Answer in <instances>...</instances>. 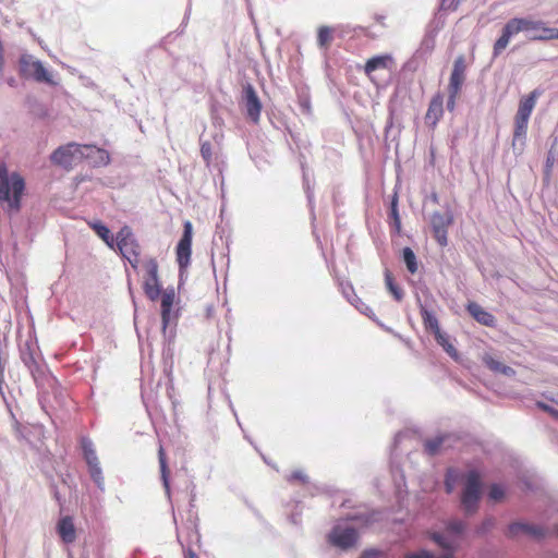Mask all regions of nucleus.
Wrapping results in <instances>:
<instances>
[{"mask_svg": "<svg viewBox=\"0 0 558 558\" xmlns=\"http://www.w3.org/2000/svg\"><path fill=\"white\" fill-rule=\"evenodd\" d=\"M458 483L462 484L459 494L460 508L466 517H472L478 512L484 496V474L476 466H468L464 471L448 466L444 475L445 493L451 495Z\"/></svg>", "mask_w": 558, "mask_h": 558, "instance_id": "1", "label": "nucleus"}, {"mask_svg": "<svg viewBox=\"0 0 558 558\" xmlns=\"http://www.w3.org/2000/svg\"><path fill=\"white\" fill-rule=\"evenodd\" d=\"M519 33H524L530 41L558 39V28L547 26L542 20L515 16L508 20L502 26L500 35L493 46L492 60L497 59L509 45L511 38Z\"/></svg>", "mask_w": 558, "mask_h": 558, "instance_id": "2", "label": "nucleus"}, {"mask_svg": "<svg viewBox=\"0 0 558 558\" xmlns=\"http://www.w3.org/2000/svg\"><path fill=\"white\" fill-rule=\"evenodd\" d=\"M25 180L16 171L9 172L4 162H0V203L9 214L17 213L22 207Z\"/></svg>", "mask_w": 558, "mask_h": 558, "instance_id": "3", "label": "nucleus"}, {"mask_svg": "<svg viewBox=\"0 0 558 558\" xmlns=\"http://www.w3.org/2000/svg\"><path fill=\"white\" fill-rule=\"evenodd\" d=\"M17 73L23 80H31L38 84L57 86L59 83L53 78L51 72L44 65V62L33 54L24 52L17 62Z\"/></svg>", "mask_w": 558, "mask_h": 558, "instance_id": "4", "label": "nucleus"}, {"mask_svg": "<svg viewBox=\"0 0 558 558\" xmlns=\"http://www.w3.org/2000/svg\"><path fill=\"white\" fill-rule=\"evenodd\" d=\"M549 534L550 530L545 525L522 519L509 522L504 530V535L509 541H517L521 535H525L541 543L549 537Z\"/></svg>", "mask_w": 558, "mask_h": 558, "instance_id": "5", "label": "nucleus"}, {"mask_svg": "<svg viewBox=\"0 0 558 558\" xmlns=\"http://www.w3.org/2000/svg\"><path fill=\"white\" fill-rule=\"evenodd\" d=\"M193 241V225L190 220L183 223V230L180 240L175 245V258L179 268V287L183 284L187 277V268L191 265Z\"/></svg>", "mask_w": 558, "mask_h": 558, "instance_id": "6", "label": "nucleus"}, {"mask_svg": "<svg viewBox=\"0 0 558 558\" xmlns=\"http://www.w3.org/2000/svg\"><path fill=\"white\" fill-rule=\"evenodd\" d=\"M402 93L407 94V89L401 86H397L389 98L387 106L388 117L384 130L386 140L391 136V141H396L400 136L402 126L401 122L398 120V116L401 111V106L399 105L398 99Z\"/></svg>", "mask_w": 558, "mask_h": 558, "instance_id": "7", "label": "nucleus"}, {"mask_svg": "<svg viewBox=\"0 0 558 558\" xmlns=\"http://www.w3.org/2000/svg\"><path fill=\"white\" fill-rule=\"evenodd\" d=\"M143 268L145 270L143 290L145 295L150 301H157L162 292V284L160 282L158 274V262L155 257L146 258L143 262Z\"/></svg>", "mask_w": 558, "mask_h": 558, "instance_id": "8", "label": "nucleus"}, {"mask_svg": "<svg viewBox=\"0 0 558 558\" xmlns=\"http://www.w3.org/2000/svg\"><path fill=\"white\" fill-rule=\"evenodd\" d=\"M340 290L342 295L345 298V300L353 305L361 314L367 316L373 322H375L380 328L384 330L393 333L396 337L401 339V336L397 332H393V330L390 327H387L385 324H383L375 315L374 311L365 304L355 293L354 288L350 281H342L340 282Z\"/></svg>", "mask_w": 558, "mask_h": 558, "instance_id": "9", "label": "nucleus"}, {"mask_svg": "<svg viewBox=\"0 0 558 558\" xmlns=\"http://www.w3.org/2000/svg\"><path fill=\"white\" fill-rule=\"evenodd\" d=\"M241 104L243 106L246 118L253 123H258L263 104L257 95L255 87L250 82H245L242 85Z\"/></svg>", "mask_w": 558, "mask_h": 558, "instance_id": "10", "label": "nucleus"}, {"mask_svg": "<svg viewBox=\"0 0 558 558\" xmlns=\"http://www.w3.org/2000/svg\"><path fill=\"white\" fill-rule=\"evenodd\" d=\"M359 537L360 535L355 527L335 525L328 533L327 541L331 546L347 551L356 545Z\"/></svg>", "mask_w": 558, "mask_h": 558, "instance_id": "11", "label": "nucleus"}, {"mask_svg": "<svg viewBox=\"0 0 558 558\" xmlns=\"http://www.w3.org/2000/svg\"><path fill=\"white\" fill-rule=\"evenodd\" d=\"M383 512L378 509H371L365 505L353 507L342 518L345 522H352L359 527H369L381 520Z\"/></svg>", "mask_w": 558, "mask_h": 558, "instance_id": "12", "label": "nucleus"}, {"mask_svg": "<svg viewBox=\"0 0 558 558\" xmlns=\"http://www.w3.org/2000/svg\"><path fill=\"white\" fill-rule=\"evenodd\" d=\"M81 144L75 142L61 145L51 153L50 160L53 163L68 169L77 160H81Z\"/></svg>", "mask_w": 558, "mask_h": 558, "instance_id": "13", "label": "nucleus"}, {"mask_svg": "<svg viewBox=\"0 0 558 558\" xmlns=\"http://www.w3.org/2000/svg\"><path fill=\"white\" fill-rule=\"evenodd\" d=\"M80 159H86L95 167H106L110 163L111 157L108 150L93 144H81Z\"/></svg>", "mask_w": 558, "mask_h": 558, "instance_id": "14", "label": "nucleus"}, {"mask_svg": "<svg viewBox=\"0 0 558 558\" xmlns=\"http://www.w3.org/2000/svg\"><path fill=\"white\" fill-rule=\"evenodd\" d=\"M466 64L463 54L458 56L453 61L452 71L449 77L448 90L461 93L465 81Z\"/></svg>", "mask_w": 558, "mask_h": 558, "instance_id": "15", "label": "nucleus"}, {"mask_svg": "<svg viewBox=\"0 0 558 558\" xmlns=\"http://www.w3.org/2000/svg\"><path fill=\"white\" fill-rule=\"evenodd\" d=\"M56 533L62 543L66 545L74 543L76 539V526L73 517H60L56 524Z\"/></svg>", "mask_w": 558, "mask_h": 558, "instance_id": "16", "label": "nucleus"}, {"mask_svg": "<svg viewBox=\"0 0 558 558\" xmlns=\"http://www.w3.org/2000/svg\"><path fill=\"white\" fill-rule=\"evenodd\" d=\"M465 311L474 320L483 326L496 327L497 325L496 317L474 301L468 302Z\"/></svg>", "mask_w": 558, "mask_h": 558, "instance_id": "17", "label": "nucleus"}, {"mask_svg": "<svg viewBox=\"0 0 558 558\" xmlns=\"http://www.w3.org/2000/svg\"><path fill=\"white\" fill-rule=\"evenodd\" d=\"M444 114V95L438 92L436 93L428 105L425 122L427 125L435 128Z\"/></svg>", "mask_w": 558, "mask_h": 558, "instance_id": "18", "label": "nucleus"}, {"mask_svg": "<svg viewBox=\"0 0 558 558\" xmlns=\"http://www.w3.org/2000/svg\"><path fill=\"white\" fill-rule=\"evenodd\" d=\"M161 299L160 302V316L162 325H169L171 323L172 307L175 299V292L172 287L162 289V292L159 296Z\"/></svg>", "mask_w": 558, "mask_h": 558, "instance_id": "19", "label": "nucleus"}, {"mask_svg": "<svg viewBox=\"0 0 558 558\" xmlns=\"http://www.w3.org/2000/svg\"><path fill=\"white\" fill-rule=\"evenodd\" d=\"M388 223L391 231L396 234L401 232V217L399 213V195L395 191L390 196L389 211H388Z\"/></svg>", "mask_w": 558, "mask_h": 558, "instance_id": "20", "label": "nucleus"}, {"mask_svg": "<svg viewBox=\"0 0 558 558\" xmlns=\"http://www.w3.org/2000/svg\"><path fill=\"white\" fill-rule=\"evenodd\" d=\"M454 217L453 211L449 205L446 206V211L442 214L440 211H434L430 216V228L433 232L439 231L441 229H448L450 225L453 223Z\"/></svg>", "mask_w": 558, "mask_h": 558, "instance_id": "21", "label": "nucleus"}, {"mask_svg": "<svg viewBox=\"0 0 558 558\" xmlns=\"http://www.w3.org/2000/svg\"><path fill=\"white\" fill-rule=\"evenodd\" d=\"M483 363L493 373L501 374L508 378H512L517 374L514 368L501 363L500 361H498L497 359H495L494 356H492L489 354H485L483 356Z\"/></svg>", "mask_w": 558, "mask_h": 558, "instance_id": "22", "label": "nucleus"}, {"mask_svg": "<svg viewBox=\"0 0 558 558\" xmlns=\"http://www.w3.org/2000/svg\"><path fill=\"white\" fill-rule=\"evenodd\" d=\"M25 105L28 112L36 119H47L49 117L48 107L40 101L37 97L28 95L25 98Z\"/></svg>", "mask_w": 558, "mask_h": 558, "instance_id": "23", "label": "nucleus"}, {"mask_svg": "<svg viewBox=\"0 0 558 558\" xmlns=\"http://www.w3.org/2000/svg\"><path fill=\"white\" fill-rule=\"evenodd\" d=\"M90 229L106 243L110 248H114V236L109 227L99 219L88 222Z\"/></svg>", "mask_w": 558, "mask_h": 558, "instance_id": "24", "label": "nucleus"}, {"mask_svg": "<svg viewBox=\"0 0 558 558\" xmlns=\"http://www.w3.org/2000/svg\"><path fill=\"white\" fill-rule=\"evenodd\" d=\"M445 449L444 439L441 432L423 440V453L427 457H437Z\"/></svg>", "mask_w": 558, "mask_h": 558, "instance_id": "25", "label": "nucleus"}, {"mask_svg": "<svg viewBox=\"0 0 558 558\" xmlns=\"http://www.w3.org/2000/svg\"><path fill=\"white\" fill-rule=\"evenodd\" d=\"M415 301L420 312L421 306L425 307L426 310H433L434 305L436 304V299L426 283H421L416 288Z\"/></svg>", "mask_w": 558, "mask_h": 558, "instance_id": "26", "label": "nucleus"}, {"mask_svg": "<svg viewBox=\"0 0 558 558\" xmlns=\"http://www.w3.org/2000/svg\"><path fill=\"white\" fill-rule=\"evenodd\" d=\"M393 62L391 54H377L365 62L364 71L366 74H371L377 70L388 69L389 65Z\"/></svg>", "mask_w": 558, "mask_h": 558, "instance_id": "27", "label": "nucleus"}, {"mask_svg": "<svg viewBox=\"0 0 558 558\" xmlns=\"http://www.w3.org/2000/svg\"><path fill=\"white\" fill-rule=\"evenodd\" d=\"M420 315L422 317L424 328L427 332H430L435 337L442 331L439 325V320L433 310H426L425 307L421 306Z\"/></svg>", "mask_w": 558, "mask_h": 558, "instance_id": "28", "label": "nucleus"}, {"mask_svg": "<svg viewBox=\"0 0 558 558\" xmlns=\"http://www.w3.org/2000/svg\"><path fill=\"white\" fill-rule=\"evenodd\" d=\"M436 343L457 363H460L462 356L460 352L456 349V347L450 341V337L447 332L441 331L437 336L434 337Z\"/></svg>", "mask_w": 558, "mask_h": 558, "instance_id": "29", "label": "nucleus"}, {"mask_svg": "<svg viewBox=\"0 0 558 558\" xmlns=\"http://www.w3.org/2000/svg\"><path fill=\"white\" fill-rule=\"evenodd\" d=\"M487 499L493 504L504 502L508 497V487L500 482H492L488 484Z\"/></svg>", "mask_w": 558, "mask_h": 558, "instance_id": "30", "label": "nucleus"}, {"mask_svg": "<svg viewBox=\"0 0 558 558\" xmlns=\"http://www.w3.org/2000/svg\"><path fill=\"white\" fill-rule=\"evenodd\" d=\"M133 233L130 227L124 226L120 229L114 238V247L117 246L122 255V257H126V247L129 245L133 246Z\"/></svg>", "mask_w": 558, "mask_h": 558, "instance_id": "31", "label": "nucleus"}, {"mask_svg": "<svg viewBox=\"0 0 558 558\" xmlns=\"http://www.w3.org/2000/svg\"><path fill=\"white\" fill-rule=\"evenodd\" d=\"M37 349L36 342L32 340H26L24 344L20 345V356L24 365L33 371V367L36 366L35 351Z\"/></svg>", "mask_w": 558, "mask_h": 558, "instance_id": "32", "label": "nucleus"}, {"mask_svg": "<svg viewBox=\"0 0 558 558\" xmlns=\"http://www.w3.org/2000/svg\"><path fill=\"white\" fill-rule=\"evenodd\" d=\"M80 447L82 450V457L87 466L93 465L94 463H99L94 442L89 437L82 436L80 439Z\"/></svg>", "mask_w": 558, "mask_h": 558, "instance_id": "33", "label": "nucleus"}, {"mask_svg": "<svg viewBox=\"0 0 558 558\" xmlns=\"http://www.w3.org/2000/svg\"><path fill=\"white\" fill-rule=\"evenodd\" d=\"M158 460L160 466V480L167 496L170 498V470L167 463L166 452L161 446L158 450Z\"/></svg>", "mask_w": 558, "mask_h": 558, "instance_id": "34", "label": "nucleus"}, {"mask_svg": "<svg viewBox=\"0 0 558 558\" xmlns=\"http://www.w3.org/2000/svg\"><path fill=\"white\" fill-rule=\"evenodd\" d=\"M541 95L538 89L532 90L527 96L523 97L518 107V114L531 117V113L535 107L536 99Z\"/></svg>", "mask_w": 558, "mask_h": 558, "instance_id": "35", "label": "nucleus"}, {"mask_svg": "<svg viewBox=\"0 0 558 558\" xmlns=\"http://www.w3.org/2000/svg\"><path fill=\"white\" fill-rule=\"evenodd\" d=\"M445 449H454L460 444H463L468 434L462 430L441 432Z\"/></svg>", "mask_w": 558, "mask_h": 558, "instance_id": "36", "label": "nucleus"}, {"mask_svg": "<svg viewBox=\"0 0 558 558\" xmlns=\"http://www.w3.org/2000/svg\"><path fill=\"white\" fill-rule=\"evenodd\" d=\"M400 259L407 267V270L414 275L418 269V260L415 252L410 246H404L400 251Z\"/></svg>", "mask_w": 558, "mask_h": 558, "instance_id": "37", "label": "nucleus"}, {"mask_svg": "<svg viewBox=\"0 0 558 558\" xmlns=\"http://www.w3.org/2000/svg\"><path fill=\"white\" fill-rule=\"evenodd\" d=\"M430 539L444 549L445 554L456 555L458 546L445 534L435 532L430 535Z\"/></svg>", "mask_w": 558, "mask_h": 558, "instance_id": "38", "label": "nucleus"}, {"mask_svg": "<svg viewBox=\"0 0 558 558\" xmlns=\"http://www.w3.org/2000/svg\"><path fill=\"white\" fill-rule=\"evenodd\" d=\"M384 276H385V284H386L388 292L392 295V298L397 302L402 301V299L404 296L403 289L396 282L391 271L386 268Z\"/></svg>", "mask_w": 558, "mask_h": 558, "instance_id": "39", "label": "nucleus"}, {"mask_svg": "<svg viewBox=\"0 0 558 558\" xmlns=\"http://www.w3.org/2000/svg\"><path fill=\"white\" fill-rule=\"evenodd\" d=\"M526 132H527V128L514 126L513 138H512V149H513V153L515 156H520L524 150L525 141H526Z\"/></svg>", "mask_w": 558, "mask_h": 558, "instance_id": "40", "label": "nucleus"}, {"mask_svg": "<svg viewBox=\"0 0 558 558\" xmlns=\"http://www.w3.org/2000/svg\"><path fill=\"white\" fill-rule=\"evenodd\" d=\"M446 532L453 537H463L468 530V524L461 519L448 520L445 525Z\"/></svg>", "mask_w": 558, "mask_h": 558, "instance_id": "41", "label": "nucleus"}, {"mask_svg": "<svg viewBox=\"0 0 558 558\" xmlns=\"http://www.w3.org/2000/svg\"><path fill=\"white\" fill-rule=\"evenodd\" d=\"M174 357V347L162 345V364H163V374L166 377L171 380L172 371H173V361Z\"/></svg>", "mask_w": 558, "mask_h": 558, "instance_id": "42", "label": "nucleus"}, {"mask_svg": "<svg viewBox=\"0 0 558 558\" xmlns=\"http://www.w3.org/2000/svg\"><path fill=\"white\" fill-rule=\"evenodd\" d=\"M436 36L437 35H435V32H432V29H426L425 35L421 41V46L416 50V54H429L435 48Z\"/></svg>", "mask_w": 558, "mask_h": 558, "instance_id": "43", "label": "nucleus"}, {"mask_svg": "<svg viewBox=\"0 0 558 558\" xmlns=\"http://www.w3.org/2000/svg\"><path fill=\"white\" fill-rule=\"evenodd\" d=\"M497 520L494 515H486L478 525L474 529V535L477 537H485L496 526Z\"/></svg>", "mask_w": 558, "mask_h": 558, "instance_id": "44", "label": "nucleus"}, {"mask_svg": "<svg viewBox=\"0 0 558 558\" xmlns=\"http://www.w3.org/2000/svg\"><path fill=\"white\" fill-rule=\"evenodd\" d=\"M87 470H88V473H89V476H90L92 481L95 483L97 488L101 493H104L105 492V477H104V474H102V469L100 466V462L99 463H94L93 465H88Z\"/></svg>", "mask_w": 558, "mask_h": 558, "instance_id": "45", "label": "nucleus"}, {"mask_svg": "<svg viewBox=\"0 0 558 558\" xmlns=\"http://www.w3.org/2000/svg\"><path fill=\"white\" fill-rule=\"evenodd\" d=\"M191 12H192V1L189 0L181 24L175 29V32L169 33L168 35H166L162 38L161 43H168V41H170L173 38L174 34L177 36H180V35H182L185 32V27H186V25L189 23V20H190V16H191Z\"/></svg>", "mask_w": 558, "mask_h": 558, "instance_id": "46", "label": "nucleus"}, {"mask_svg": "<svg viewBox=\"0 0 558 558\" xmlns=\"http://www.w3.org/2000/svg\"><path fill=\"white\" fill-rule=\"evenodd\" d=\"M391 474L393 477L396 492L401 494L407 489L405 475L399 465H391Z\"/></svg>", "mask_w": 558, "mask_h": 558, "instance_id": "47", "label": "nucleus"}, {"mask_svg": "<svg viewBox=\"0 0 558 558\" xmlns=\"http://www.w3.org/2000/svg\"><path fill=\"white\" fill-rule=\"evenodd\" d=\"M332 41V28L330 26H320L317 29V45L319 48H327Z\"/></svg>", "mask_w": 558, "mask_h": 558, "instance_id": "48", "label": "nucleus"}, {"mask_svg": "<svg viewBox=\"0 0 558 558\" xmlns=\"http://www.w3.org/2000/svg\"><path fill=\"white\" fill-rule=\"evenodd\" d=\"M175 326H177V323L174 324L173 327H171L170 324L169 325L161 324V331H162V338H163L162 345L174 347V340H175V336H177Z\"/></svg>", "mask_w": 558, "mask_h": 558, "instance_id": "49", "label": "nucleus"}, {"mask_svg": "<svg viewBox=\"0 0 558 558\" xmlns=\"http://www.w3.org/2000/svg\"><path fill=\"white\" fill-rule=\"evenodd\" d=\"M199 144H201V156L206 163V166H210L213 160V150H211V144L207 140H203V137H199Z\"/></svg>", "mask_w": 558, "mask_h": 558, "instance_id": "50", "label": "nucleus"}, {"mask_svg": "<svg viewBox=\"0 0 558 558\" xmlns=\"http://www.w3.org/2000/svg\"><path fill=\"white\" fill-rule=\"evenodd\" d=\"M49 489L52 495V498L56 500V502L58 504V506L60 508V512H62L66 500H65V497L60 493L59 487L53 478H51V481L49 483Z\"/></svg>", "mask_w": 558, "mask_h": 558, "instance_id": "51", "label": "nucleus"}, {"mask_svg": "<svg viewBox=\"0 0 558 558\" xmlns=\"http://www.w3.org/2000/svg\"><path fill=\"white\" fill-rule=\"evenodd\" d=\"M298 102L303 113L311 112V97L308 90L302 89L298 93Z\"/></svg>", "mask_w": 558, "mask_h": 558, "instance_id": "52", "label": "nucleus"}, {"mask_svg": "<svg viewBox=\"0 0 558 558\" xmlns=\"http://www.w3.org/2000/svg\"><path fill=\"white\" fill-rule=\"evenodd\" d=\"M138 248H140V245H138L137 241L133 240V247H132V256L133 257L129 256L128 254H126V257H123L124 259L128 260L130 266L135 271L138 270V264H140V259H138V257H140V250Z\"/></svg>", "mask_w": 558, "mask_h": 558, "instance_id": "53", "label": "nucleus"}, {"mask_svg": "<svg viewBox=\"0 0 558 558\" xmlns=\"http://www.w3.org/2000/svg\"><path fill=\"white\" fill-rule=\"evenodd\" d=\"M402 558H436V554L429 549L420 548L404 554Z\"/></svg>", "mask_w": 558, "mask_h": 558, "instance_id": "54", "label": "nucleus"}, {"mask_svg": "<svg viewBox=\"0 0 558 558\" xmlns=\"http://www.w3.org/2000/svg\"><path fill=\"white\" fill-rule=\"evenodd\" d=\"M418 57H420V54H416V52H415L408 61H405L403 63L402 71L414 73L420 66Z\"/></svg>", "mask_w": 558, "mask_h": 558, "instance_id": "55", "label": "nucleus"}, {"mask_svg": "<svg viewBox=\"0 0 558 558\" xmlns=\"http://www.w3.org/2000/svg\"><path fill=\"white\" fill-rule=\"evenodd\" d=\"M445 17L436 13L433 20L429 22L427 29H432V32H435V35H437L438 32L445 26Z\"/></svg>", "mask_w": 558, "mask_h": 558, "instance_id": "56", "label": "nucleus"}, {"mask_svg": "<svg viewBox=\"0 0 558 558\" xmlns=\"http://www.w3.org/2000/svg\"><path fill=\"white\" fill-rule=\"evenodd\" d=\"M386 557V553L379 548L369 547L365 548L361 555L360 558H384Z\"/></svg>", "mask_w": 558, "mask_h": 558, "instance_id": "57", "label": "nucleus"}, {"mask_svg": "<svg viewBox=\"0 0 558 558\" xmlns=\"http://www.w3.org/2000/svg\"><path fill=\"white\" fill-rule=\"evenodd\" d=\"M460 5V0H440L438 11H456Z\"/></svg>", "mask_w": 558, "mask_h": 558, "instance_id": "58", "label": "nucleus"}, {"mask_svg": "<svg viewBox=\"0 0 558 558\" xmlns=\"http://www.w3.org/2000/svg\"><path fill=\"white\" fill-rule=\"evenodd\" d=\"M287 481L289 483H293L294 481H300L303 484H308V476L302 470H295L290 475L287 476Z\"/></svg>", "mask_w": 558, "mask_h": 558, "instance_id": "59", "label": "nucleus"}, {"mask_svg": "<svg viewBox=\"0 0 558 558\" xmlns=\"http://www.w3.org/2000/svg\"><path fill=\"white\" fill-rule=\"evenodd\" d=\"M303 183H304V187H305V194H306L308 206H310L311 210L313 211L314 210V191L310 186V182L305 175L303 177Z\"/></svg>", "mask_w": 558, "mask_h": 558, "instance_id": "60", "label": "nucleus"}, {"mask_svg": "<svg viewBox=\"0 0 558 558\" xmlns=\"http://www.w3.org/2000/svg\"><path fill=\"white\" fill-rule=\"evenodd\" d=\"M536 407L538 409L543 410L544 412L548 413L554 418H558V409H556L555 407H553L544 401H537Z\"/></svg>", "mask_w": 558, "mask_h": 558, "instance_id": "61", "label": "nucleus"}, {"mask_svg": "<svg viewBox=\"0 0 558 558\" xmlns=\"http://www.w3.org/2000/svg\"><path fill=\"white\" fill-rule=\"evenodd\" d=\"M433 233H434V238H435L436 242L440 246H446L448 244V229H441V230L433 232Z\"/></svg>", "mask_w": 558, "mask_h": 558, "instance_id": "62", "label": "nucleus"}, {"mask_svg": "<svg viewBox=\"0 0 558 558\" xmlns=\"http://www.w3.org/2000/svg\"><path fill=\"white\" fill-rule=\"evenodd\" d=\"M460 93L448 90V98L446 102V108L449 112H453L456 109V101Z\"/></svg>", "mask_w": 558, "mask_h": 558, "instance_id": "63", "label": "nucleus"}, {"mask_svg": "<svg viewBox=\"0 0 558 558\" xmlns=\"http://www.w3.org/2000/svg\"><path fill=\"white\" fill-rule=\"evenodd\" d=\"M178 542L181 544L182 546V549H183V555H184V558H199L198 555L195 553L194 549H192L190 546H185L181 539H180V536L178 535Z\"/></svg>", "mask_w": 558, "mask_h": 558, "instance_id": "64", "label": "nucleus"}]
</instances>
